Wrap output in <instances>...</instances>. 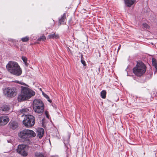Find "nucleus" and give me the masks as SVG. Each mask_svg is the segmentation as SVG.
<instances>
[{
	"mask_svg": "<svg viewBox=\"0 0 157 157\" xmlns=\"http://www.w3.org/2000/svg\"><path fill=\"white\" fill-rule=\"evenodd\" d=\"M24 125L26 127H31L33 126L35 123L34 117L31 115H25L23 121Z\"/></svg>",
	"mask_w": 157,
	"mask_h": 157,
	"instance_id": "nucleus-6",
	"label": "nucleus"
},
{
	"mask_svg": "<svg viewBox=\"0 0 157 157\" xmlns=\"http://www.w3.org/2000/svg\"><path fill=\"white\" fill-rule=\"evenodd\" d=\"M81 62L82 63V64H83L84 66H86L85 62L84 60H83L82 59V58H81Z\"/></svg>",
	"mask_w": 157,
	"mask_h": 157,
	"instance_id": "nucleus-25",
	"label": "nucleus"
},
{
	"mask_svg": "<svg viewBox=\"0 0 157 157\" xmlns=\"http://www.w3.org/2000/svg\"><path fill=\"white\" fill-rule=\"evenodd\" d=\"M152 63L153 66L155 67L157 71V61H156L155 59H152Z\"/></svg>",
	"mask_w": 157,
	"mask_h": 157,
	"instance_id": "nucleus-17",
	"label": "nucleus"
},
{
	"mask_svg": "<svg viewBox=\"0 0 157 157\" xmlns=\"http://www.w3.org/2000/svg\"><path fill=\"white\" fill-rule=\"evenodd\" d=\"M3 93L7 97H13L17 95V90L14 88L8 87L5 89Z\"/></svg>",
	"mask_w": 157,
	"mask_h": 157,
	"instance_id": "nucleus-8",
	"label": "nucleus"
},
{
	"mask_svg": "<svg viewBox=\"0 0 157 157\" xmlns=\"http://www.w3.org/2000/svg\"><path fill=\"white\" fill-rule=\"evenodd\" d=\"M2 120L1 119V117H0V125H2Z\"/></svg>",
	"mask_w": 157,
	"mask_h": 157,
	"instance_id": "nucleus-27",
	"label": "nucleus"
},
{
	"mask_svg": "<svg viewBox=\"0 0 157 157\" xmlns=\"http://www.w3.org/2000/svg\"><path fill=\"white\" fill-rule=\"evenodd\" d=\"M121 48V45H120L119 46V47H118V52L119 51V50Z\"/></svg>",
	"mask_w": 157,
	"mask_h": 157,
	"instance_id": "nucleus-28",
	"label": "nucleus"
},
{
	"mask_svg": "<svg viewBox=\"0 0 157 157\" xmlns=\"http://www.w3.org/2000/svg\"><path fill=\"white\" fill-rule=\"evenodd\" d=\"M18 135L22 142L29 145L32 143L30 138L35 137L36 133L32 130L24 129L19 132Z\"/></svg>",
	"mask_w": 157,
	"mask_h": 157,
	"instance_id": "nucleus-1",
	"label": "nucleus"
},
{
	"mask_svg": "<svg viewBox=\"0 0 157 157\" xmlns=\"http://www.w3.org/2000/svg\"><path fill=\"white\" fill-rule=\"evenodd\" d=\"M144 27L146 28H149V26L146 23L143 24Z\"/></svg>",
	"mask_w": 157,
	"mask_h": 157,
	"instance_id": "nucleus-24",
	"label": "nucleus"
},
{
	"mask_svg": "<svg viewBox=\"0 0 157 157\" xmlns=\"http://www.w3.org/2000/svg\"><path fill=\"white\" fill-rule=\"evenodd\" d=\"M8 126L10 129L14 130L17 128L18 124L16 121H11L9 123Z\"/></svg>",
	"mask_w": 157,
	"mask_h": 157,
	"instance_id": "nucleus-10",
	"label": "nucleus"
},
{
	"mask_svg": "<svg viewBox=\"0 0 157 157\" xmlns=\"http://www.w3.org/2000/svg\"><path fill=\"white\" fill-rule=\"evenodd\" d=\"M146 67L143 63H138L133 68V73L138 76H141L145 72Z\"/></svg>",
	"mask_w": 157,
	"mask_h": 157,
	"instance_id": "nucleus-4",
	"label": "nucleus"
},
{
	"mask_svg": "<svg viewBox=\"0 0 157 157\" xmlns=\"http://www.w3.org/2000/svg\"><path fill=\"white\" fill-rule=\"evenodd\" d=\"M136 0H124L125 4L128 7H130L136 2Z\"/></svg>",
	"mask_w": 157,
	"mask_h": 157,
	"instance_id": "nucleus-13",
	"label": "nucleus"
},
{
	"mask_svg": "<svg viewBox=\"0 0 157 157\" xmlns=\"http://www.w3.org/2000/svg\"><path fill=\"white\" fill-rule=\"evenodd\" d=\"M22 59L23 61V62H24L26 66H28V64L27 63V58L24 56H22Z\"/></svg>",
	"mask_w": 157,
	"mask_h": 157,
	"instance_id": "nucleus-21",
	"label": "nucleus"
},
{
	"mask_svg": "<svg viewBox=\"0 0 157 157\" xmlns=\"http://www.w3.org/2000/svg\"><path fill=\"white\" fill-rule=\"evenodd\" d=\"M48 37L49 39L55 38L57 39L59 37L58 35L56 34L55 33L50 34L48 36Z\"/></svg>",
	"mask_w": 157,
	"mask_h": 157,
	"instance_id": "nucleus-16",
	"label": "nucleus"
},
{
	"mask_svg": "<svg viewBox=\"0 0 157 157\" xmlns=\"http://www.w3.org/2000/svg\"><path fill=\"white\" fill-rule=\"evenodd\" d=\"M28 147L25 144H21L18 146L17 151L18 153L22 156L25 157L28 155Z\"/></svg>",
	"mask_w": 157,
	"mask_h": 157,
	"instance_id": "nucleus-7",
	"label": "nucleus"
},
{
	"mask_svg": "<svg viewBox=\"0 0 157 157\" xmlns=\"http://www.w3.org/2000/svg\"><path fill=\"white\" fill-rule=\"evenodd\" d=\"M42 94L45 97L46 99H48V101L50 103H51L52 102V101L51 100L49 99V97L48 96L45 94L44 93H43Z\"/></svg>",
	"mask_w": 157,
	"mask_h": 157,
	"instance_id": "nucleus-20",
	"label": "nucleus"
},
{
	"mask_svg": "<svg viewBox=\"0 0 157 157\" xmlns=\"http://www.w3.org/2000/svg\"><path fill=\"white\" fill-rule=\"evenodd\" d=\"M44 133V129L42 128H38L36 129L37 136L41 139L43 136Z\"/></svg>",
	"mask_w": 157,
	"mask_h": 157,
	"instance_id": "nucleus-12",
	"label": "nucleus"
},
{
	"mask_svg": "<svg viewBox=\"0 0 157 157\" xmlns=\"http://www.w3.org/2000/svg\"><path fill=\"white\" fill-rule=\"evenodd\" d=\"M33 107L34 111L36 113H42L44 112V104L40 100H34L33 101Z\"/></svg>",
	"mask_w": 157,
	"mask_h": 157,
	"instance_id": "nucleus-5",
	"label": "nucleus"
},
{
	"mask_svg": "<svg viewBox=\"0 0 157 157\" xmlns=\"http://www.w3.org/2000/svg\"><path fill=\"white\" fill-rule=\"evenodd\" d=\"M35 157H44V155L40 152H36L35 153Z\"/></svg>",
	"mask_w": 157,
	"mask_h": 157,
	"instance_id": "nucleus-19",
	"label": "nucleus"
},
{
	"mask_svg": "<svg viewBox=\"0 0 157 157\" xmlns=\"http://www.w3.org/2000/svg\"><path fill=\"white\" fill-rule=\"evenodd\" d=\"M2 120V125H5L9 121V119L7 116L1 117Z\"/></svg>",
	"mask_w": 157,
	"mask_h": 157,
	"instance_id": "nucleus-14",
	"label": "nucleus"
},
{
	"mask_svg": "<svg viewBox=\"0 0 157 157\" xmlns=\"http://www.w3.org/2000/svg\"><path fill=\"white\" fill-rule=\"evenodd\" d=\"M21 40L23 42H27L29 40V38L26 36L25 37L22 38Z\"/></svg>",
	"mask_w": 157,
	"mask_h": 157,
	"instance_id": "nucleus-22",
	"label": "nucleus"
},
{
	"mask_svg": "<svg viewBox=\"0 0 157 157\" xmlns=\"http://www.w3.org/2000/svg\"><path fill=\"white\" fill-rule=\"evenodd\" d=\"M30 109L31 110V109L30 108H23L18 111L17 114L18 115H21V116L22 117L25 114V113H28Z\"/></svg>",
	"mask_w": 157,
	"mask_h": 157,
	"instance_id": "nucleus-11",
	"label": "nucleus"
},
{
	"mask_svg": "<svg viewBox=\"0 0 157 157\" xmlns=\"http://www.w3.org/2000/svg\"><path fill=\"white\" fill-rule=\"evenodd\" d=\"M21 93L18 97L19 101L27 100L35 94L34 91L26 87L21 86Z\"/></svg>",
	"mask_w": 157,
	"mask_h": 157,
	"instance_id": "nucleus-2",
	"label": "nucleus"
},
{
	"mask_svg": "<svg viewBox=\"0 0 157 157\" xmlns=\"http://www.w3.org/2000/svg\"><path fill=\"white\" fill-rule=\"evenodd\" d=\"M101 96L103 98H105L106 97V92L104 90H102L101 93Z\"/></svg>",
	"mask_w": 157,
	"mask_h": 157,
	"instance_id": "nucleus-18",
	"label": "nucleus"
},
{
	"mask_svg": "<svg viewBox=\"0 0 157 157\" xmlns=\"http://www.w3.org/2000/svg\"><path fill=\"white\" fill-rule=\"evenodd\" d=\"M45 39H46L45 36L44 35H43L41 36L37 40L38 41H40L41 40H44Z\"/></svg>",
	"mask_w": 157,
	"mask_h": 157,
	"instance_id": "nucleus-23",
	"label": "nucleus"
},
{
	"mask_svg": "<svg viewBox=\"0 0 157 157\" xmlns=\"http://www.w3.org/2000/svg\"><path fill=\"white\" fill-rule=\"evenodd\" d=\"M15 82H16L17 83H19L21 85H26V84L25 83H24L23 82H19V81H16Z\"/></svg>",
	"mask_w": 157,
	"mask_h": 157,
	"instance_id": "nucleus-26",
	"label": "nucleus"
},
{
	"mask_svg": "<svg viewBox=\"0 0 157 157\" xmlns=\"http://www.w3.org/2000/svg\"><path fill=\"white\" fill-rule=\"evenodd\" d=\"M6 67L8 71L11 74L19 76L22 73V71L17 63L10 61L6 65Z\"/></svg>",
	"mask_w": 157,
	"mask_h": 157,
	"instance_id": "nucleus-3",
	"label": "nucleus"
},
{
	"mask_svg": "<svg viewBox=\"0 0 157 157\" xmlns=\"http://www.w3.org/2000/svg\"><path fill=\"white\" fill-rule=\"evenodd\" d=\"M0 109L1 110L6 113H8L11 111V108L8 105L5 104L1 105L0 107Z\"/></svg>",
	"mask_w": 157,
	"mask_h": 157,
	"instance_id": "nucleus-9",
	"label": "nucleus"
},
{
	"mask_svg": "<svg viewBox=\"0 0 157 157\" xmlns=\"http://www.w3.org/2000/svg\"><path fill=\"white\" fill-rule=\"evenodd\" d=\"M66 18V14L65 13H64L63 15L61 16V18L59 19V24L60 25L64 24Z\"/></svg>",
	"mask_w": 157,
	"mask_h": 157,
	"instance_id": "nucleus-15",
	"label": "nucleus"
}]
</instances>
